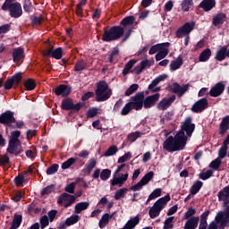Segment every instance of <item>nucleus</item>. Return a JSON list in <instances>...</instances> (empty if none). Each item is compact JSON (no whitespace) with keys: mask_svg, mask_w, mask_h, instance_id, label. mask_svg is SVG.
<instances>
[{"mask_svg":"<svg viewBox=\"0 0 229 229\" xmlns=\"http://www.w3.org/2000/svg\"><path fill=\"white\" fill-rule=\"evenodd\" d=\"M171 198L169 194H166L163 198L158 199L148 210V216L151 219H156L161 214V211L165 208L166 204L170 201Z\"/></svg>","mask_w":229,"mask_h":229,"instance_id":"4","label":"nucleus"},{"mask_svg":"<svg viewBox=\"0 0 229 229\" xmlns=\"http://www.w3.org/2000/svg\"><path fill=\"white\" fill-rule=\"evenodd\" d=\"M209 216V210H207L199 216V229H208V217Z\"/></svg>","mask_w":229,"mask_h":229,"instance_id":"30","label":"nucleus"},{"mask_svg":"<svg viewBox=\"0 0 229 229\" xmlns=\"http://www.w3.org/2000/svg\"><path fill=\"white\" fill-rule=\"evenodd\" d=\"M188 138L174 134V136H169L163 142V149L174 153L176 151H182L186 148Z\"/></svg>","mask_w":229,"mask_h":229,"instance_id":"1","label":"nucleus"},{"mask_svg":"<svg viewBox=\"0 0 229 229\" xmlns=\"http://www.w3.org/2000/svg\"><path fill=\"white\" fill-rule=\"evenodd\" d=\"M212 175H213V171L212 170H208V171H206V173L199 174V177L202 181H207V180H208V178H211Z\"/></svg>","mask_w":229,"mask_h":229,"instance_id":"62","label":"nucleus"},{"mask_svg":"<svg viewBox=\"0 0 229 229\" xmlns=\"http://www.w3.org/2000/svg\"><path fill=\"white\" fill-rule=\"evenodd\" d=\"M89 208V202L84 201L77 203L74 206V214H81L83 210H87Z\"/></svg>","mask_w":229,"mask_h":229,"instance_id":"35","label":"nucleus"},{"mask_svg":"<svg viewBox=\"0 0 229 229\" xmlns=\"http://www.w3.org/2000/svg\"><path fill=\"white\" fill-rule=\"evenodd\" d=\"M166 47H170L169 42H164L161 44L153 45L148 50V55H155L156 53H158V52L165 49Z\"/></svg>","mask_w":229,"mask_h":229,"instance_id":"25","label":"nucleus"},{"mask_svg":"<svg viewBox=\"0 0 229 229\" xmlns=\"http://www.w3.org/2000/svg\"><path fill=\"white\" fill-rule=\"evenodd\" d=\"M215 223L219 225V229L229 228V212H217Z\"/></svg>","mask_w":229,"mask_h":229,"instance_id":"10","label":"nucleus"},{"mask_svg":"<svg viewBox=\"0 0 229 229\" xmlns=\"http://www.w3.org/2000/svg\"><path fill=\"white\" fill-rule=\"evenodd\" d=\"M129 191V189L127 188H123L120 190H117L115 192V195H114V199L116 200H119L122 198H125V194Z\"/></svg>","mask_w":229,"mask_h":229,"instance_id":"47","label":"nucleus"},{"mask_svg":"<svg viewBox=\"0 0 229 229\" xmlns=\"http://www.w3.org/2000/svg\"><path fill=\"white\" fill-rule=\"evenodd\" d=\"M199 216H192L190 219H187L185 222L183 229H197L199 225Z\"/></svg>","mask_w":229,"mask_h":229,"instance_id":"26","label":"nucleus"},{"mask_svg":"<svg viewBox=\"0 0 229 229\" xmlns=\"http://www.w3.org/2000/svg\"><path fill=\"white\" fill-rule=\"evenodd\" d=\"M154 172L153 171H149L148 174H146L145 175H144V177H142L141 179H140V182H142V183H144V184H148V182H151V180H152V178H154Z\"/></svg>","mask_w":229,"mask_h":229,"instance_id":"49","label":"nucleus"},{"mask_svg":"<svg viewBox=\"0 0 229 229\" xmlns=\"http://www.w3.org/2000/svg\"><path fill=\"white\" fill-rule=\"evenodd\" d=\"M76 201V197L73 195H70L69 193L64 192L59 196L57 203L59 205H63L64 208H69L72 207L73 203Z\"/></svg>","mask_w":229,"mask_h":229,"instance_id":"12","label":"nucleus"},{"mask_svg":"<svg viewBox=\"0 0 229 229\" xmlns=\"http://www.w3.org/2000/svg\"><path fill=\"white\" fill-rule=\"evenodd\" d=\"M171 92L176 94L178 98H182L188 90H190V84L181 86L178 82H174L170 89Z\"/></svg>","mask_w":229,"mask_h":229,"instance_id":"13","label":"nucleus"},{"mask_svg":"<svg viewBox=\"0 0 229 229\" xmlns=\"http://www.w3.org/2000/svg\"><path fill=\"white\" fill-rule=\"evenodd\" d=\"M6 152H8L9 155H13L15 157L21 155L23 152L21 142H9L8 148H6Z\"/></svg>","mask_w":229,"mask_h":229,"instance_id":"15","label":"nucleus"},{"mask_svg":"<svg viewBox=\"0 0 229 229\" xmlns=\"http://www.w3.org/2000/svg\"><path fill=\"white\" fill-rule=\"evenodd\" d=\"M195 130V124L191 123V117L185 118L184 122L182 123L181 129L176 132L175 135L188 139L193 135Z\"/></svg>","mask_w":229,"mask_h":229,"instance_id":"6","label":"nucleus"},{"mask_svg":"<svg viewBox=\"0 0 229 229\" xmlns=\"http://www.w3.org/2000/svg\"><path fill=\"white\" fill-rule=\"evenodd\" d=\"M145 185H147V184L143 183V182H138L137 184H134L133 186H131L129 190L131 191H133V192L140 191L141 189H143V187Z\"/></svg>","mask_w":229,"mask_h":229,"instance_id":"60","label":"nucleus"},{"mask_svg":"<svg viewBox=\"0 0 229 229\" xmlns=\"http://www.w3.org/2000/svg\"><path fill=\"white\" fill-rule=\"evenodd\" d=\"M136 64H137V61L134 59L128 61V63L124 64V68L123 70V76H126L127 74H129L130 70L132 69L133 65H135Z\"/></svg>","mask_w":229,"mask_h":229,"instance_id":"43","label":"nucleus"},{"mask_svg":"<svg viewBox=\"0 0 229 229\" xmlns=\"http://www.w3.org/2000/svg\"><path fill=\"white\" fill-rule=\"evenodd\" d=\"M204 183L201 181H196L194 184L191 187V194L195 195L198 194L199 191H200V189Z\"/></svg>","mask_w":229,"mask_h":229,"instance_id":"41","label":"nucleus"},{"mask_svg":"<svg viewBox=\"0 0 229 229\" xmlns=\"http://www.w3.org/2000/svg\"><path fill=\"white\" fill-rule=\"evenodd\" d=\"M174 216H169L165 219L164 222V226L163 229H173L174 228Z\"/></svg>","mask_w":229,"mask_h":229,"instance_id":"56","label":"nucleus"},{"mask_svg":"<svg viewBox=\"0 0 229 229\" xmlns=\"http://www.w3.org/2000/svg\"><path fill=\"white\" fill-rule=\"evenodd\" d=\"M139 88H140V85L138 84L131 85L130 88H128L126 92L124 93V96L126 97L131 96L134 92L138 90Z\"/></svg>","mask_w":229,"mask_h":229,"instance_id":"55","label":"nucleus"},{"mask_svg":"<svg viewBox=\"0 0 229 229\" xmlns=\"http://www.w3.org/2000/svg\"><path fill=\"white\" fill-rule=\"evenodd\" d=\"M226 57H229V53L226 52V46L220 47L219 50H216V56L214 59H216L218 62H223L226 59Z\"/></svg>","mask_w":229,"mask_h":229,"instance_id":"22","label":"nucleus"},{"mask_svg":"<svg viewBox=\"0 0 229 229\" xmlns=\"http://www.w3.org/2000/svg\"><path fill=\"white\" fill-rule=\"evenodd\" d=\"M125 30L122 26H112L109 30L105 29L102 35V41H116L123 36Z\"/></svg>","mask_w":229,"mask_h":229,"instance_id":"3","label":"nucleus"},{"mask_svg":"<svg viewBox=\"0 0 229 229\" xmlns=\"http://www.w3.org/2000/svg\"><path fill=\"white\" fill-rule=\"evenodd\" d=\"M87 65H88L87 62L84 61L83 59L78 60L76 64H74L73 71L76 72H82L86 70Z\"/></svg>","mask_w":229,"mask_h":229,"instance_id":"38","label":"nucleus"},{"mask_svg":"<svg viewBox=\"0 0 229 229\" xmlns=\"http://www.w3.org/2000/svg\"><path fill=\"white\" fill-rule=\"evenodd\" d=\"M3 12H9V16L13 19H18L22 15L21 4L19 2H13V0H5L1 7Z\"/></svg>","mask_w":229,"mask_h":229,"instance_id":"2","label":"nucleus"},{"mask_svg":"<svg viewBox=\"0 0 229 229\" xmlns=\"http://www.w3.org/2000/svg\"><path fill=\"white\" fill-rule=\"evenodd\" d=\"M229 131V114L221 120L219 125V135L224 136Z\"/></svg>","mask_w":229,"mask_h":229,"instance_id":"23","label":"nucleus"},{"mask_svg":"<svg viewBox=\"0 0 229 229\" xmlns=\"http://www.w3.org/2000/svg\"><path fill=\"white\" fill-rule=\"evenodd\" d=\"M21 135V131H13L12 133H10V137H9V142H21L20 140V136Z\"/></svg>","mask_w":229,"mask_h":229,"instance_id":"45","label":"nucleus"},{"mask_svg":"<svg viewBox=\"0 0 229 229\" xmlns=\"http://www.w3.org/2000/svg\"><path fill=\"white\" fill-rule=\"evenodd\" d=\"M140 131H135L132 133L128 134V140H130L131 143L137 140V139H140Z\"/></svg>","mask_w":229,"mask_h":229,"instance_id":"64","label":"nucleus"},{"mask_svg":"<svg viewBox=\"0 0 229 229\" xmlns=\"http://www.w3.org/2000/svg\"><path fill=\"white\" fill-rule=\"evenodd\" d=\"M182 64H183L182 55H178L176 60L171 61L170 71H177L182 66Z\"/></svg>","mask_w":229,"mask_h":229,"instance_id":"31","label":"nucleus"},{"mask_svg":"<svg viewBox=\"0 0 229 229\" xmlns=\"http://www.w3.org/2000/svg\"><path fill=\"white\" fill-rule=\"evenodd\" d=\"M22 80V73L17 72L16 74H13L12 77H10L6 81L4 82V90H11L13 86L18 87Z\"/></svg>","mask_w":229,"mask_h":229,"instance_id":"11","label":"nucleus"},{"mask_svg":"<svg viewBox=\"0 0 229 229\" xmlns=\"http://www.w3.org/2000/svg\"><path fill=\"white\" fill-rule=\"evenodd\" d=\"M226 14L224 13H217L214 16L212 23L214 26L218 27L219 25H223L225 22Z\"/></svg>","mask_w":229,"mask_h":229,"instance_id":"29","label":"nucleus"},{"mask_svg":"<svg viewBox=\"0 0 229 229\" xmlns=\"http://www.w3.org/2000/svg\"><path fill=\"white\" fill-rule=\"evenodd\" d=\"M118 152V147L115 145L110 146L108 149L105 152V157L114 156Z\"/></svg>","mask_w":229,"mask_h":229,"instance_id":"53","label":"nucleus"},{"mask_svg":"<svg viewBox=\"0 0 229 229\" xmlns=\"http://www.w3.org/2000/svg\"><path fill=\"white\" fill-rule=\"evenodd\" d=\"M95 90L96 101L105 102L111 98V93L108 90V84L105 81H101L98 83Z\"/></svg>","mask_w":229,"mask_h":229,"instance_id":"5","label":"nucleus"},{"mask_svg":"<svg viewBox=\"0 0 229 229\" xmlns=\"http://www.w3.org/2000/svg\"><path fill=\"white\" fill-rule=\"evenodd\" d=\"M172 104H173L172 102L166 101L165 98H164L162 101L159 102V104H158V108H159L160 110L165 111V110H166V108H168L169 106H171Z\"/></svg>","mask_w":229,"mask_h":229,"instance_id":"59","label":"nucleus"},{"mask_svg":"<svg viewBox=\"0 0 229 229\" xmlns=\"http://www.w3.org/2000/svg\"><path fill=\"white\" fill-rule=\"evenodd\" d=\"M195 214H197V210L193 208H189L188 210L184 213V219L188 220L191 218Z\"/></svg>","mask_w":229,"mask_h":229,"instance_id":"61","label":"nucleus"},{"mask_svg":"<svg viewBox=\"0 0 229 229\" xmlns=\"http://www.w3.org/2000/svg\"><path fill=\"white\" fill-rule=\"evenodd\" d=\"M113 218V214L110 215L108 213H106L105 215L102 216L101 219H99L98 222V226L99 228L103 229L109 224V220Z\"/></svg>","mask_w":229,"mask_h":229,"instance_id":"34","label":"nucleus"},{"mask_svg":"<svg viewBox=\"0 0 229 229\" xmlns=\"http://www.w3.org/2000/svg\"><path fill=\"white\" fill-rule=\"evenodd\" d=\"M182 6V12H190V9H191L194 6L193 0H183L181 4Z\"/></svg>","mask_w":229,"mask_h":229,"instance_id":"42","label":"nucleus"},{"mask_svg":"<svg viewBox=\"0 0 229 229\" xmlns=\"http://www.w3.org/2000/svg\"><path fill=\"white\" fill-rule=\"evenodd\" d=\"M59 165L57 164H53L46 170V174L52 175L57 173Z\"/></svg>","mask_w":229,"mask_h":229,"instance_id":"57","label":"nucleus"},{"mask_svg":"<svg viewBox=\"0 0 229 229\" xmlns=\"http://www.w3.org/2000/svg\"><path fill=\"white\" fill-rule=\"evenodd\" d=\"M154 172L153 171H149L148 174H146L145 175H144V177H142L141 179H140V182H142V183H144V184H148V182H151V180H152V178H154Z\"/></svg>","mask_w":229,"mask_h":229,"instance_id":"48","label":"nucleus"},{"mask_svg":"<svg viewBox=\"0 0 229 229\" xmlns=\"http://www.w3.org/2000/svg\"><path fill=\"white\" fill-rule=\"evenodd\" d=\"M135 20L136 19L133 16H127L126 18H123V21H120L119 27L123 28V30H125L127 27L133 25Z\"/></svg>","mask_w":229,"mask_h":229,"instance_id":"33","label":"nucleus"},{"mask_svg":"<svg viewBox=\"0 0 229 229\" xmlns=\"http://www.w3.org/2000/svg\"><path fill=\"white\" fill-rule=\"evenodd\" d=\"M199 7L205 12H209L216 7V0H202Z\"/></svg>","mask_w":229,"mask_h":229,"instance_id":"24","label":"nucleus"},{"mask_svg":"<svg viewBox=\"0 0 229 229\" xmlns=\"http://www.w3.org/2000/svg\"><path fill=\"white\" fill-rule=\"evenodd\" d=\"M53 92H55L57 97L67 98L72 93V87L61 84L56 86V88L53 89Z\"/></svg>","mask_w":229,"mask_h":229,"instance_id":"16","label":"nucleus"},{"mask_svg":"<svg viewBox=\"0 0 229 229\" xmlns=\"http://www.w3.org/2000/svg\"><path fill=\"white\" fill-rule=\"evenodd\" d=\"M16 123L14 117V112L6 111L0 115V123L1 124H13Z\"/></svg>","mask_w":229,"mask_h":229,"instance_id":"17","label":"nucleus"},{"mask_svg":"<svg viewBox=\"0 0 229 229\" xmlns=\"http://www.w3.org/2000/svg\"><path fill=\"white\" fill-rule=\"evenodd\" d=\"M147 66L150 67V62L148 60H143L140 62V64L138 66H135L133 71L131 72H134V74L140 75L141 72H143L144 69L147 68Z\"/></svg>","mask_w":229,"mask_h":229,"instance_id":"28","label":"nucleus"},{"mask_svg":"<svg viewBox=\"0 0 229 229\" xmlns=\"http://www.w3.org/2000/svg\"><path fill=\"white\" fill-rule=\"evenodd\" d=\"M162 190L161 188H157L156 190H153L151 194H149L148 200H146V204L149 203L151 200L156 199L159 197H161Z\"/></svg>","mask_w":229,"mask_h":229,"instance_id":"40","label":"nucleus"},{"mask_svg":"<svg viewBox=\"0 0 229 229\" xmlns=\"http://www.w3.org/2000/svg\"><path fill=\"white\" fill-rule=\"evenodd\" d=\"M222 165V160L219 157H216L215 160L210 163L209 167L214 171H218L220 165Z\"/></svg>","mask_w":229,"mask_h":229,"instance_id":"54","label":"nucleus"},{"mask_svg":"<svg viewBox=\"0 0 229 229\" xmlns=\"http://www.w3.org/2000/svg\"><path fill=\"white\" fill-rule=\"evenodd\" d=\"M24 88H26V90L32 91L36 89L37 82L34 79H28L23 82Z\"/></svg>","mask_w":229,"mask_h":229,"instance_id":"37","label":"nucleus"},{"mask_svg":"<svg viewBox=\"0 0 229 229\" xmlns=\"http://www.w3.org/2000/svg\"><path fill=\"white\" fill-rule=\"evenodd\" d=\"M40 229H45L48 225H50V219H48L47 215H44L40 217V224H38Z\"/></svg>","mask_w":229,"mask_h":229,"instance_id":"52","label":"nucleus"},{"mask_svg":"<svg viewBox=\"0 0 229 229\" xmlns=\"http://www.w3.org/2000/svg\"><path fill=\"white\" fill-rule=\"evenodd\" d=\"M85 106H86V103L84 102L73 104V99L67 98L63 99L62 106H60V108H62L63 111H66V112L73 111V112L79 113L81 109Z\"/></svg>","mask_w":229,"mask_h":229,"instance_id":"8","label":"nucleus"},{"mask_svg":"<svg viewBox=\"0 0 229 229\" xmlns=\"http://www.w3.org/2000/svg\"><path fill=\"white\" fill-rule=\"evenodd\" d=\"M140 218L139 216H133L127 221V223L121 229H134L138 225H140Z\"/></svg>","mask_w":229,"mask_h":229,"instance_id":"27","label":"nucleus"},{"mask_svg":"<svg viewBox=\"0 0 229 229\" xmlns=\"http://www.w3.org/2000/svg\"><path fill=\"white\" fill-rule=\"evenodd\" d=\"M22 224V215L14 214L10 228L18 229Z\"/></svg>","mask_w":229,"mask_h":229,"instance_id":"32","label":"nucleus"},{"mask_svg":"<svg viewBox=\"0 0 229 229\" xmlns=\"http://www.w3.org/2000/svg\"><path fill=\"white\" fill-rule=\"evenodd\" d=\"M76 158L75 157H70L65 162L62 164V169L67 170L69 167H71L73 164H75Z\"/></svg>","mask_w":229,"mask_h":229,"instance_id":"51","label":"nucleus"},{"mask_svg":"<svg viewBox=\"0 0 229 229\" xmlns=\"http://www.w3.org/2000/svg\"><path fill=\"white\" fill-rule=\"evenodd\" d=\"M80 220V216L79 215H72L70 217H67L65 219V225H67V226H72L73 225H76Z\"/></svg>","mask_w":229,"mask_h":229,"instance_id":"44","label":"nucleus"},{"mask_svg":"<svg viewBox=\"0 0 229 229\" xmlns=\"http://www.w3.org/2000/svg\"><path fill=\"white\" fill-rule=\"evenodd\" d=\"M144 92H139L131 97V102H128L126 105H130L135 111H140L144 106Z\"/></svg>","mask_w":229,"mask_h":229,"instance_id":"9","label":"nucleus"},{"mask_svg":"<svg viewBox=\"0 0 229 229\" xmlns=\"http://www.w3.org/2000/svg\"><path fill=\"white\" fill-rule=\"evenodd\" d=\"M112 174V171L108 168L103 169L100 174V178L103 182H106Z\"/></svg>","mask_w":229,"mask_h":229,"instance_id":"50","label":"nucleus"},{"mask_svg":"<svg viewBox=\"0 0 229 229\" xmlns=\"http://www.w3.org/2000/svg\"><path fill=\"white\" fill-rule=\"evenodd\" d=\"M212 55V51L211 49L209 48H206L205 50H203L201 52V54H199V62L201 63H206L209 60V58L211 57Z\"/></svg>","mask_w":229,"mask_h":229,"instance_id":"36","label":"nucleus"},{"mask_svg":"<svg viewBox=\"0 0 229 229\" xmlns=\"http://www.w3.org/2000/svg\"><path fill=\"white\" fill-rule=\"evenodd\" d=\"M168 54H169V50L167 47L157 52L156 61L158 62V61L165 59L166 57V55H168Z\"/></svg>","mask_w":229,"mask_h":229,"instance_id":"46","label":"nucleus"},{"mask_svg":"<svg viewBox=\"0 0 229 229\" xmlns=\"http://www.w3.org/2000/svg\"><path fill=\"white\" fill-rule=\"evenodd\" d=\"M225 199H229V185L224 187L219 192H217V199L221 202Z\"/></svg>","mask_w":229,"mask_h":229,"instance_id":"39","label":"nucleus"},{"mask_svg":"<svg viewBox=\"0 0 229 229\" xmlns=\"http://www.w3.org/2000/svg\"><path fill=\"white\" fill-rule=\"evenodd\" d=\"M208 108V98H200L199 101H196L191 106V112L195 114H200Z\"/></svg>","mask_w":229,"mask_h":229,"instance_id":"14","label":"nucleus"},{"mask_svg":"<svg viewBox=\"0 0 229 229\" xmlns=\"http://www.w3.org/2000/svg\"><path fill=\"white\" fill-rule=\"evenodd\" d=\"M160 97L161 95H159V93L146 97V98H144V108L148 109L155 106Z\"/></svg>","mask_w":229,"mask_h":229,"instance_id":"20","label":"nucleus"},{"mask_svg":"<svg viewBox=\"0 0 229 229\" xmlns=\"http://www.w3.org/2000/svg\"><path fill=\"white\" fill-rule=\"evenodd\" d=\"M23 10L28 13L32 12V3L30 2V0H24Z\"/></svg>","mask_w":229,"mask_h":229,"instance_id":"63","label":"nucleus"},{"mask_svg":"<svg viewBox=\"0 0 229 229\" xmlns=\"http://www.w3.org/2000/svg\"><path fill=\"white\" fill-rule=\"evenodd\" d=\"M224 90H225V85L223 84V82H217L210 89L209 96L212 98H218L219 96H222Z\"/></svg>","mask_w":229,"mask_h":229,"instance_id":"19","label":"nucleus"},{"mask_svg":"<svg viewBox=\"0 0 229 229\" xmlns=\"http://www.w3.org/2000/svg\"><path fill=\"white\" fill-rule=\"evenodd\" d=\"M123 183H125V182L121 179H117L115 175H114V178L110 180V186L112 187H115L116 185L123 187Z\"/></svg>","mask_w":229,"mask_h":229,"instance_id":"58","label":"nucleus"},{"mask_svg":"<svg viewBox=\"0 0 229 229\" xmlns=\"http://www.w3.org/2000/svg\"><path fill=\"white\" fill-rule=\"evenodd\" d=\"M25 57V51L22 47H15L13 49V61L17 64Z\"/></svg>","mask_w":229,"mask_h":229,"instance_id":"21","label":"nucleus"},{"mask_svg":"<svg viewBox=\"0 0 229 229\" xmlns=\"http://www.w3.org/2000/svg\"><path fill=\"white\" fill-rule=\"evenodd\" d=\"M194 28H195V22L191 21V22L184 23L183 26H181V28L178 29L176 31L177 38H182L183 36H187V37H185V39H184L185 47H187L188 43H190V36L189 35L194 30Z\"/></svg>","mask_w":229,"mask_h":229,"instance_id":"7","label":"nucleus"},{"mask_svg":"<svg viewBox=\"0 0 229 229\" xmlns=\"http://www.w3.org/2000/svg\"><path fill=\"white\" fill-rule=\"evenodd\" d=\"M44 55L47 57H52L55 60H61L63 57V48L57 47V48L54 49V47H51L47 50L45 51Z\"/></svg>","mask_w":229,"mask_h":229,"instance_id":"18","label":"nucleus"}]
</instances>
